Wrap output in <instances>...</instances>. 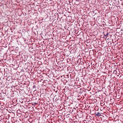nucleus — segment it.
Returning <instances> with one entry per match:
<instances>
[{"label":"nucleus","instance_id":"7ed1b4c3","mask_svg":"<svg viewBox=\"0 0 123 123\" xmlns=\"http://www.w3.org/2000/svg\"><path fill=\"white\" fill-rule=\"evenodd\" d=\"M103 33L104 34V36H105V37H106L107 36H108V35H109V34H108V32H106V34H105V33L104 32H103Z\"/></svg>","mask_w":123,"mask_h":123},{"label":"nucleus","instance_id":"20e7f679","mask_svg":"<svg viewBox=\"0 0 123 123\" xmlns=\"http://www.w3.org/2000/svg\"><path fill=\"white\" fill-rule=\"evenodd\" d=\"M117 71H116L115 70L114 71L113 73L114 74H116L117 73Z\"/></svg>","mask_w":123,"mask_h":123},{"label":"nucleus","instance_id":"39448f33","mask_svg":"<svg viewBox=\"0 0 123 123\" xmlns=\"http://www.w3.org/2000/svg\"><path fill=\"white\" fill-rule=\"evenodd\" d=\"M58 100V99L57 98H56V99H55V100H56V101H57V100Z\"/></svg>","mask_w":123,"mask_h":123},{"label":"nucleus","instance_id":"423d86ee","mask_svg":"<svg viewBox=\"0 0 123 123\" xmlns=\"http://www.w3.org/2000/svg\"><path fill=\"white\" fill-rule=\"evenodd\" d=\"M110 0L112 1V0H109V1H110Z\"/></svg>","mask_w":123,"mask_h":123},{"label":"nucleus","instance_id":"f257e3e1","mask_svg":"<svg viewBox=\"0 0 123 123\" xmlns=\"http://www.w3.org/2000/svg\"><path fill=\"white\" fill-rule=\"evenodd\" d=\"M12 78V77L11 76H9L6 79V80L8 81H9L10 79H11Z\"/></svg>","mask_w":123,"mask_h":123},{"label":"nucleus","instance_id":"f03ea898","mask_svg":"<svg viewBox=\"0 0 123 123\" xmlns=\"http://www.w3.org/2000/svg\"><path fill=\"white\" fill-rule=\"evenodd\" d=\"M95 114L96 115V116H101V115H100L101 114L99 112H98L96 113H95Z\"/></svg>","mask_w":123,"mask_h":123}]
</instances>
